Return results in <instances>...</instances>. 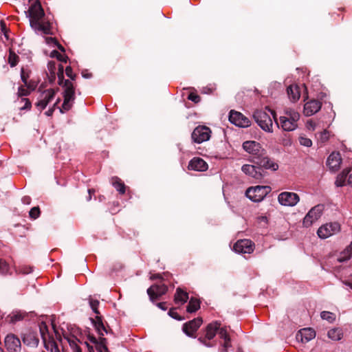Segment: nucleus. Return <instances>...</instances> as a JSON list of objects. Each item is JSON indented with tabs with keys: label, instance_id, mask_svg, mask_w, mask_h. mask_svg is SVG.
Returning a JSON list of instances; mask_svg holds the SVG:
<instances>
[{
	"label": "nucleus",
	"instance_id": "49",
	"mask_svg": "<svg viewBox=\"0 0 352 352\" xmlns=\"http://www.w3.org/2000/svg\"><path fill=\"white\" fill-rule=\"evenodd\" d=\"M299 142L301 145L307 147H309L312 145L311 140L306 137H300Z\"/></svg>",
	"mask_w": 352,
	"mask_h": 352
},
{
	"label": "nucleus",
	"instance_id": "11",
	"mask_svg": "<svg viewBox=\"0 0 352 352\" xmlns=\"http://www.w3.org/2000/svg\"><path fill=\"white\" fill-rule=\"evenodd\" d=\"M203 323V319L201 317H197L191 320L182 326V330L184 333L188 337L195 338L196 332Z\"/></svg>",
	"mask_w": 352,
	"mask_h": 352
},
{
	"label": "nucleus",
	"instance_id": "51",
	"mask_svg": "<svg viewBox=\"0 0 352 352\" xmlns=\"http://www.w3.org/2000/svg\"><path fill=\"white\" fill-rule=\"evenodd\" d=\"M188 99L194 102L195 103H198L201 100V97L198 94H197L194 92H191L188 95Z\"/></svg>",
	"mask_w": 352,
	"mask_h": 352
},
{
	"label": "nucleus",
	"instance_id": "38",
	"mask_svg": "<svg viewBox=\"0 0 352 352\" xmlns=\"http://www.w3.org/2000/svg\"><path fill=\"white\" fill-rule=\"evenodd\" d=\"M19 58V56L14 52H10L8 63L11 67H14L17 65Z\"/></svg>",
	"mask_w": 352,
	"mask_h": 352
},
{
	"label": "nucleus",
	"instance_id": "7",
	"mask_svg": "<svg viewBox=\"0 0 352 352\" xmlns=\"http://www.w3.org/2000/svg\"><path fill=\"white\" fill-rule=\"evenodd\" d=\"M221 322L219 321H214L210 324H208L205 329V336L204 337L200 336L198 338V340L205 346L208 347H210L212 345L210 344L207 340H210L214 338L216 336L219 327H221Z\"/></svg>",
	"mask_w": 352,
	"mask_h": 352
},
{
	"label": "nucleus",
	"instance_id": "32",
	"mask_svg": "<svg viewBox=\"0 0 352 352\" xmlns=\"http://www.w3.org/2000/svg\"><path fill=\"white\" fill-rule=\"evenodd\" d=\"M352 256V242L351 244L346 248V249L342 251L339 257L338 258V261L340 263H342L346 261L351 258Z\"/></svg>",
	"mask_w": 352,
	"mask_h": 352
},
{
	"label": "nucleus",
	"instance_id": "52",
	"mask_svg": "<svg viewBox=\"0 0 352 352\" xmlns=\"http://www.w3.org/2000/svg\"><path fill=\"white\" fill-rule=\"evenodd\" d=\"M50 346L48 351H50V352H60L58 344L52 338V340H50Z\"/></svg>",
	"mask_w": 352,
	"mask_h": 352
},
{
	"label": "nucleus",
	"instance_id": "13",
	"mask_svg": "<svg viewBox=\"0 0 352 352\" xmlns=\"http://www.w3.org/2000/svg\"><path fill=\"white\" fill-rule=\"evenodd\" d=\"M242 171L247 175L256 179L261 180L267 175V172L261 170V167H258L256 164H244L241 167Z\"/></svg>",
	"mask_w": 352,
	"mask_h": 352
},
{
	"label": "nucleus",
	"instance_id": "47",
	"mask_svg": "<svg viewBox=\"0 0 352 352\" xmlns=\"http://www.w3.org/2000/svg\"><path fill=\"white\" fill-rule=\"evenodd\" d=\"M218 333H219V336L220 337V338L221 339H226V338H229L230 336L228 333V331H227V329H226V327H219V329H218L217 331Z\"/></svg>",
	"mask_w": 352,
	"mask_h": 352
},
{
	"label": "nucleus",
	"instance_id": "15",
	"mask_svg": "<svg viewBox=\"0 0 352 352\" xmlns=\"http://www.w3.org/2000/svg\"><path fill=\"white\" fill-rule=\"evenodd\" d=\"M167 291L168 287L166 285L153 284L147 289V294L151 301L154 302L159 300L162 296L166 294Z\"/></svg>",
	"mask_w": 352,
	"mask_h": 352
},
{
	"label": "nucleus",
	"instance_id": "29",
	"mask_svg": "<svg viewBox=\"0 0 352 352\" xmlns=\"http://www.w3.org/2000/svg\"><path fill=\"white\" fill-rule=\"evenodd\" d=\"M111 184L120 195H124L126 192V186L118 177L114 176L111 177Z\"/></svg>",
	"mask_w": 352,
	"mask_h": 352
},
{
	"label": "nucleus",
	"instance_id": "33",
	"mask_svg": "<svg viewBox=\"0 0 352 352\" xmlns=\"http://www.w3.org/2000/svg\"><path fill=\"white\" fill-rule=\"evenodd\" d=\"M350 172L351 168H345L337 176L335 182L336 186H343L345 184L346 179Z\"/></svg>",
	"mask_w": 352,
	"mask_h": 352
},
{
	"label": "nucleus",
	"instance_id": "23",
	"mask_svg": "<svg viewBox=\"0 0 352 352\" xmlns=\"http://www.w3.org/2000/svg\"><path fill=\"white\" fill-rule=\"evenodd\" d=\"M189 170L204 171L208 168L207 163L200 157L192 158L188 166Z\"/></svg>",
	"mask_w": 352,
	"mask_h": 352
},
{
	"label": "nucleus",
	"instance_id": "42",
	"mask_svg": "<svg viewBox=\"0 0 352 352\" xmlns=\"http://www.w3.org/2000/svg\"><path fill=\"white\" fill-rule=\"evenodd\" d=\"M320 316L323 320H326L330 322H333L335 320V315L329 311H322L320 314Z\"/></svg>",
	"mask_w": 352,
	"mask_h": 352
},
{
	"label": "nucleus",
	"instance_id": "34",
	"mask_svg": "<svg viewBox=\"0 0 352 352\" xmlns=\"http://www.w3.org/2000/svg\"><path fill=\"white\" fill-rule=\"evenodd\" d=\"M328 337L332 340H340L342 337V330L339 328L330 329L327 333Z\"/></svg>",
	"mask_w": 352,
	"mask_h": 352
},
{
	"label": "nucleus",
	"instance_id": "28",
	"mask_svg": "<svg viewBox=\"0 0 352 352\" xmlns=\"http://www.w3.org/2000/svg\"><path fill=\"white\" fill-rule=\"evenodd\" d=\"M287 92L290 100L292 102H296L300 98V90L298 86L296 85H289L287 88Z\"/></svg>",
	"mask_w": 352,
	"mask_h": 352
},
{
	"label": "nucleus",
	"instance_id": "40",
	"mask_svg": "<svg viewBox=\"0 0 352 352\" xmlns=\"http://www.w3.org/2000/svg\"><path fill=\"white\" fill-rule=\"evenodd\" d=\"M57 77H58V84L59 85H62L63 83L64 82V81L65 80L64 79V67L62 65H58Z\"/></svg>",
	"mask_w": 352,
	"mask_h": 352
},
{
	"label": "nucleus",
	"instance_id": "14",
	"mask_svg": "<svg viewBox=\"0 0 352 352\" xmlns=\"http://www.w3.org/2000/svg\"><path fill=\"white\" fill-rule=\"evenodd\" d=\"M270 112L278 127H281L284 131H294L297 127V121H293L292 119H288L285 117H280L279 120H277L274 111H271L270 109L266 108Z\"/></svg>",
	"mask_w": 352,
	"mask_h": 352
},
{
	"label": "nucleus",
	"instance_id": "8",
	"mask_svg": "<svg viewBox=\"0 0 352 352\" xmlns=\"http://www.w3.org/2000/svg\"><path fill=\"white\" fill-rule=\"evenodd\" d=\"M211 130L206 126H198L192 131L191 138L193 142L200 144L210 138Z\"/></svg>",
	"mask_w": 352,
	"mask_h": 352
},
{
	"label": "nucleus",
	"instance_id": "16",
	"mask_svg": "<svg viewBox=\"0 0 352 352\" xmlns=\"http://www.w3.org/2000/svg\"><path fill=\"white\" fill-rule=\"evenodd\" d=\"M278 200L281 205L294 206L300 201V197L295 192H283L279 194Z\"/></svg>",
	"mask_w": 352,
	"mask_h": 352
},
{
	"label": "nucleus",
	"instance_id": "19",
	"mask_svg": "<svg viewBox=\"0 0 352 352\" xmlns=\"http://www.w3.org/2000/svg\"><path fill=\"white\" fill-rule=\"evenodd\" d=\"M56 90L54 89H49L44 91L41 95V98L35 103L36 107H38L41 111L47 106V104L52 101L56 95Z\"/></svg>",
	"mask_w": 352,
	"mask_h": 352
},
{
	"label": "nucleus",
	"instance_id": "57",
	"mask_svg": "<svg viewBox=\"0 0 352 352\" xmlns=\"http://www.w3.org/2000/svg\"><path fill=\"white\" fill-rule=\"evenodd\" d=\"M20 271L23 274H28L32 272V267L25 266V267H21Z\"/></svg>",
	"mask_w": 352,
	"mask_h": 352
},
{
	"label": "nucleus",
	"instance_id": "58",
	"mask_svg": "<svg viewBox=\"0 0 352 352\" xmlns=\"http://www.w3.org/2000/svg\"><path fill=\"white\" fill-rule=\"evenodd\" d=\"M68 340V342L69 344V346H71V348L73 349L74 348L76 347V346H78L77 343H76V341H78L79 340L75 338V340L74 339H70V338H68L67 339Z\"/></svg>",
	"mask_w": 352,
	"mask_h": 352
},
{
	"label": "nucleus",
	"instance_id": "56",
	"mask_svg": "<svg viewBox=\"0 0 352 352\" xmlns=\"http://www.w3.org/2000/svg\"><path fill=\"white\" fill-rule=\"evenodd\" d=\"M0 28H1V31L3 32L6 38H8V35H7L8 29H7V27H6V23L3 20H1L0 21Z\"/></svg>",
	"mask_w": 352,
	"mask_h": 352
},
{
	"label": "nucleus",
	"instance_id": "48",
	"mask_svg": "<svg viewBox=\"0 0 352 352\" xmlns=\"http://www.w3.org/2000/svg\"><path fill=\"white\" fill-rule=\"evenodd\" d=\"M21 102H24L25 104L23 107H20V109L21 111L23 110H30L32 107V102L31 101L26 98H21Z\"/></svg>",
	"mask_w": 352,
	"mask_h": 352
},
{
	"label": "nucleus",
	"instance_id": "5",
	"mask_svg": "<svg viewBox=\"0 0 352 352\" xmlns=\"http://www.w3.org/2000/svg\"><path fill=\"white\" fill-rule=\"evenodd\" d=\"M253 118L263 130L267 132L272 131V120L265 111L262 109L254 111Z\"/></svg>",
	"mask_w": 352,
	"mask_h": 352
},
{
	"label": "nucleus",
	"instance_id": "55",
	"mask_svg": "<svg viewBox=\"0 0 352 352\" xmlns=\"http://www.w3.org/2000/svg\"><path fill=\"white\" fill-rule=\"evenodd\" d=\"M230 346H231L230 338H226V339L224 340V343L223 344L222 352H227V349Z\"/></svg>",
	"mask_w": 352,
	"mask_h": 352
},
{
	"label": "nucleus",
	"instance_id": "63",
	"mask_svg": "<svg viewBox=\"0 0 352 352\" xmlns=\"http://www.w3.org/2000/svg\"><path fill=\"white\" fill-rule=\"evenodd\" d=\"M52 327L54 329V331L55 333L56 338L60 341L61 340V337H60V333L56 330V326L54 324H52Z\"/></svg>",
	"mask_w": 352,
	"mask_h": 352
},
{
	"label": "nucleus",
	"instance_id": "22",
	"mask_svg": "<svg viewBox=\"0 0 352 352\" xmlns=\"http://www.w3.org/2000/svg\"><path fill=\"white\" fill-rule=\"evenodd\" d=\"M321 107V102L315 99L311 100L310 101L307 102L304 105V114L306 116H311L319 111Z\"/></svg>",
	"mask_w": 352,
	"mask_h": 352
},
{
	"label": "nucleus",
	"instance_id": "59",
	"mask_svg": "<svg viewBox=\"0 0 352 352\" xmlns=\"http://www.w3.org/2000/svg\"><path fill=\"white\" fill-rule=\"evenodd\" d=\"M87 338H88V340H89L91 342H92L93 344H96L98 342V340H99V339H98H98H96V338L94 335H91V334H89V335H88V336H87Z\"/></svg>",
	"mask_w": 352,
	"mask_h": 352
},
{
	"label": "nucleus",
	"instance_id": "20",
	"mask_svg": "<svg viewBox=\"0 0 352 352\" xmlns=\"http://www.w3.org/2000/svg\"><path fill=\"white\" fill-rule=\"evenodd\" d=\"M243 148L252 155V158L261 155L264 148L261 144L255 141H245L243 143Z\"/></svg>",
	"mask_w": 352,
	"mask_h": 352
},
{
	"label": "nucleus",
	"instance_id": "1",
	"mask_svg": "<svg viewBox=\"0 0 352 352\" xmlns=\"http://www.w3.org/2000/svg\"><path fill=\"white\" fill-rule=\"evenodd\" d=\"M31 27L37 32L44 34H52V26L49 21H44V10L39 1L34 2L28 10Z\"/></svg>",
	"mask_w": 352,
	"mask_h": 352
},
{
	"label": "nucleus",
	"instance_id": "27",
	"mask_svg": "<svg viewBox=\"0 0 352 352\" xmlns=\"http://www.w3.org/2000/svg\"><path fill=\"white\" fill-rule=\"evenodd\" d=\"M28 316V314L22 311H14L7 317V320L10 323H16L19 321L23 320Z\"/></svg>",
	"mask_w": 352,
	"mask_h": 352
},
{
	"label": "nucleus",
	"instance_id": "60",
	"mask_svg": "<svg viewBox=\"0 0 352 352\" xmlns=\"http://www.w3.org/2000/svg\"><path fill=\"white\" fill-rule=\"evenodd\" d=\"M157 307L161 309L162 310L166 311L167 309L166 302H158L156 305Z\"/></svg>",
	"mask_w": 352,
	"mask_h": 352
},
{
	"label": "nucleus",
	"instance_id": "24",
	"mask_svg": "<svg viewBox=\"0 0 352 352\" xmlns=\"http://www.w3.org/2000/svg\"><path fill=\"white\" fill-rule=\"evenodd\" d=\"M341 160L339 153H332L327 158V165L332 171L335 172L340 168Z\"/></svg>",
	"mask_w": 352,
	"mask_h": 352
},
{
	"label": "nucleus",
	"instance_id": "44",
	"mask_svg": "<svg viewBox=\"0 0 352 352\" xmlns=\"http://www.w3.org/2000/svg\"><path fill=\"white\" fill-rule=\"evenodd\" d=\"M329 138V131L327 130H324L318 134V141L322 143L326 142Z\"/></svg>",
	"mask_w": 352,
	"mask_h": 352
},
{
	"label": "nucleus",
	"instance_id": "25",
	"mask_svg": "<svg viewBox=\"0 0 352 352\" xmlns=\"http://www.w3.org/2000/svg\"><path fill=\"white\" fill-rule=\"evenodd\" d=\"M25 344L30 347H36L39 343V339L36 332L29 331L23 335L22 338Z\"/></svg>",
	"mask_w": 352,
	"mask_h": 352
},
{
	"label": "nucleus",
	"instance_id": "43",
	"mask_svg": "<svg viewBox=\"0 0 352 352\" xmlns=\"http://www.w3.org/2000/svg\"><path fill=\"white\" fill-rule=\"evenodd\" d=\"M41 214V210L38 206H35L31 208L29 212L30 217L36 219H37Z\"/></svg>",
	"mask_w": 352,
	"mask_h": 352
},
{
	"label": "nucleus",
	"instance_id": "4",
	"mask_svg": "<svg viewBox=\"0 0 352 352\" xmlns=\"http://www.w3.org/2000/svg\"><path fill=\"white\" fill-rule=\"evenodd\" d=\"M271 192V188L268 186H256L250 187L245 192V195L254 202L262 201L268 193Z\"/></svg>",
	"mask_w": 352,
	"mask_h": 352
},
{
	"label": "nucleus",
	"instance_id": "2",
	"mask_svg": "<svg viewBox=\"0 0 352 352\" xmlns=\"http://www.w3.org/2000/svg\"><path fill=\"white\" fill-rule=\"evenodd\" d=\"M91 320L92 324H94L96 331L98 332L99 335V340L95 344L96 350L98 351V352H109V350L107 347V340L105 338H104V333L107 334H108L109 333H111V329H108L104 326L102 316H97L94 319L91 318Z\"/></svg>",
	"mask_w": 352,
	"mask_h": 352
},
{
	"label": "nucleus",
	"instance_id": "10",
	"mask_svg": "<svg viewBox=\"0 0 352 352\" xmlns=\"http://www.w3.org/2000/svg\"><path fill=\"white\" fill-rule=\"evenodd\" d=\"M340 230V225L338 222H333L320 226L317 231V234L320 238L327 239L338 233Z\"/></svg>",
	"mask_w": 352,
	"mask_h": 352
},
{
	"label": "nucleus",
	"instance_id": "45",
	"mask_svg": "<svg viewBox=\"0 0 352 352\" xmlns=\"http://www.w3.org/2000/svg\"><path fill=\"white\" fill-rule=\"evenodd\" d=\"M30 91L25 86H20L18 89L17 95L19 97L27 96L30 94Z\"/></svg>",
	"mask_w": 352,
	"mask_h": 352
},
{
	"label": "nucleus",
	"instance_id": "54",
	"mask_svg": "<svg viewBox=\"0 0 352 352\" xmlns=\"http://www.w3.org/2000/svg\"><path fill=\"white\" fill-rule=\"evenodd\" d=\"M47 69L50 74H56V63L54 61H50L47 64Z\"/></svg>",
	"mask_w": 352,
	"mask_h": 352
},
{
	"label": "nucleus",
	"instance_id": "37",
	"mask_svg": "<svg viewBox=\"0 0 352 352\" xmlns=\"http://www.w3.org/2000/svg\"><path fill=\"white\" fill-rule=\"evenodd\" d=\"M10 270L9 264L3 258H0V274L6 275Z\"/></svg>",
	"mask_w": 352,
	"mask_h": 352
},
{
	"label": "nucleus",
	"instance_id": "30",
	"mask_svg": "<svg viewBox=\"0 0 352 352\" xmlns=\"http://www.w3.org/2000/svg\"><path fill=\"white\" fill-rule=\"evenodd\" d=\"M188 300V294L184 292L182 288L177 287L174 296V300L175 303L181 302L184 304Z\"/></svg>",
	"mask_w": 352,
	"mask_h": 352
},
{
	"label": "nucleus",
	"instance_id": "62",
	"mask_svg": "<svg viewBox=\"0 0 352 352\" xmlns=\"http://www.w3.org/2000/svg\"><path fill=\"white\" fill-rule=\"evenodd\" d=\"M95 193V190L91 188V189H88V195L87 196V201H89L91 199V196H92V194H94Z\"/></svg>",
	"mask_w": 352,
	"mask_h": 352
},
{
	"label": "nucleus",
	"instance_id": "18",
	"mask_svg": "<svg viewBox=\"0 0 352 352\" xmlns=\"http://www.w3.org/2000/svg\"><path fill=\"white\" fill-rule=\"evenodd\" d=\"M5 346L9 352H20L21 344L19 338L14 334H8L5 338Z\"/></svg>",
	"mask_w": 352,
	"mask_h": 352
},
{
	"label": "nucleus",
	"instance_id": "41",
	"mask_svg": "<svg viewBox=\"0 0 352 352\" xmlns=\"http://www.w3.org/2000/svg\"><path fill=\"white\" fill-rule=\"evenodd\" d=\"M99 301L98 300H94V299H90L89 300V305H90V307L91 308V309L93 310V311L97 315L96 316V318L97 316H100L99 314H100V311L98 310V306H99Z\"/></svg>",
	"mask_w": 352,
	"mask_h": 352
},
{
	"label": "nucleus",
	"instance_id": "6",
	"mask_svg": "<svg viewBox=\"0 0 352 352\" xmlns=\"http://www.w3.org/2000/svg\"><path fill=\"white\" fill-rule=\"evenodd\" d=\"M250 162L256 164L258 167H261V170L266 171L267 169L276 170L278 168L276 163L273 162L266 155L265 150H263L261 155L254 156L250 159Z\"/></svg>",
	"mask_w": 352,
	"mask_h": 352
},
{
	"label": "nucleus",
	"instance_id": "39",
	"mask_svg": "<svg viewBox=\"0 0 352 352\" xmlns=\"http://www.w3.org/2000/svg\"><path fill=\"white\" fill-rule=\"evenodd\" d=\"M31 71L22 67L21 69V78L24 84H27L28 81V78H30Z\"/></svg>",
	"mask_w": 352,
	"mask_h": 352
},
{
	"label": "nucleus",
	"instance_id": "61",
	"mask_svg": "<svg viewBox=\"0 0 352 352\" xmlns=\"http://www.w3.org/2000/svg\"><path fill=\"white\" fill-rule=\"evenodd\" d=\"M46 43L47 44L54 43V45L57 43V40L55 38L53 37H46L45 38Z\"/></svg>",
	"mask_w": 352,
	"mask_h": 352
},
{
	"label": "nucleus",
	"instance_id": "64",
	"mask_svg": "<svg viewBox=\"0 0 352 352\" xmlns=\"http://www.w3.org/2000/svg\"><path fill=\"white\" fill-rule=\"evenodd\" d=\"M54 112V110L51 107L47 111H45V114L47 116H52Z\"/></svg>",
	"mask_w": 352,
	"mask_h": 352
},
{
	"label": "nucleus",
	"instance_id": "3",
	"mask_svg": "<svg viewBox=\"0 0 352 352\" xmlns=\"http://www.w3.org/2000/svg\"><path fill=\"white\" fill-rule=\"evenodd\" d=\"M61 86L64 88L63 92L64 100L60 108V113H64L69 111L73 106V103L76 99L75 87L69 80H65Z\"/></svg>",
	"mask_w": 352,
	"mask_h": 352
},
{
	"label": "nucleus",
	"instance_id": "26",
	"mask_svg": "<svg viewBox=\"0 0 352 352\" xmlns=\"http://www.w3.org/2000/svg\"><path fill=\"white\" fill-rule=\"evenodd\" d=\"M39 330L41 338L44 342L45 348L47 350H49L50 346V340H52V338L53 340L54 339L53 338V337L49 335L48 327L45 322H41V324H39Z\"/></svg>",
	"mask_w": 352,
	"mask_h": 352
},
{
	"label": "nucleus",
	"instance_id": "35",
	"mask_svg": "<svg viewBox=\"0 0 352 352\" xmlns=\"http://www.w3.org/2000/svg\"><path fill=\"white\" fill-rule=\"evenodd\" d=\"M282 117L292 119L293 121H298L300 118V114L294 109L287 108L285 109V116Z\"/></svg>",
	"mask_w": 352,
	"mask_h": 352
},
{
	"label": "nucleus",
	"instance_id": "12",
	"mask_svg": "<svg viewBox=\"0 0 352 352\" xmlns=\"http://www.w3.org/2000/svg\"><path fill=\"white\" fill-rule=\"evenodd\" d=\"M229 120L231 123L241 128L248 127L251 125V121L248 118L245 117L241 112L234 110L230 111Z\"/></svg>",
	"mask_w": 352,
	"mask_h": 352
},
{
	"label": "nucleus",
	"instance_id": "53",
	"mask_svg": "<svg viewBox=\"0 0 352 352\" xmlns=\"http://www.w3.org/2000/svg\"><path fill=\"white\" fill-rule=\"evenodd\" d=\"M24 85L30 91H34L37 86V83L32 80L28 81L27 84Z\"/></svg>",
	"mask_w": 352,
	"mask_h": 352
},
{
	"label": "nucleus",
	"instance_id": "21",
	"mask_svg": "<svg viewBox=\"0 0 352 352\" xmlns=\"http://www.w3.org/2000/svg\"><path fill=\"white\" fill-rule=\"evenodd\" d=\"M316 337V331L312 328H304L298 331L296 335L298 342L307 343Z\"/></svg>",
	"mask_w": 352,
	"mask_h": 352
},
{
	"label": "nucleus",
	"instance_id": "9",
	"mask_svg": "<svg viewBox=\"0 0 352 352\" xmlns=\"http://www.w3.org/2000/svg\"><path fill=\"white\" fill-rule=\"evenodd\" d=\"M324 207L322 205H317L313 207L303 219V226L306 228L311 226L322 215Z\"/></svg>",
	"mask_w": 352,
	"mask_h": 352
},
{
	"label": "nucleus",
	"instance_id": "36",
	"mask_svg": "<svg viewBox=\"0 0 352 352\" xmlns=\"http://www.w3.org/2000/svg\"><path fill=\"white\" fill-rule=\"evenodd\" d=\"M50 56L52 58H56L59 61L63 63H67L69 59L67 56L61 54L57 50H52L51 52Z\"/></svg>",
	"mask_w": 352,
	"mask_h": 352
},
{
	"label": "nucleus",
	"instance_id": "46",
	"mask_svg": "<svg viewBox=\"0 0 352 352\" xmlns=\"http://www.w3.org/2000/svg\"><path fill=\"white\" fill-rule=\"evenodd\" d=\"M175 308H171L169 309L168 314L173 318L177 320H183L184 319V317H182L178 314L177 312L175 311Z\"/></svg>",
	"mask_w": 352,
	"mask_h": 352
},
{
	"label": "nucleus",
	"instance_id": "31",
	"mask_svg": "<svg viewBox=\"0 0 352 352\" xmlns=\"http://www.w3.org/2000/svg\"><path fill=\"white\" fill-rule=\"evenodd\" d=\"M200 308V300L195 297H191L186 307L188 313H195Z\"/></svg>",
	"mask_w": 352,
	"mask_h": 352
},
{
	"label": "nucleus",
	"instance_id": "17",
	"mask_svg": "<svg viewBox=\"0 0 352 352\" xmlns=\"http://www.w3.org/2000/svg\"><path fill=\"white\" fill-rule=\"evenodd\" d=\"M254 243L250 239H241L237 241L233 250L237 253L250 254L254 251Z\"/></svg>",
	"mask_w": 352,
	"mask_h": 352
},
{
	"label": "nucleus",
	"instance_id": "50",
	"mask_svg": "<svg viewBox=\"0 0 352 352\" xmlns=\"http://www.w3.org/2000/svg\"><path fill=\"white\" fill-rule=\"evenodd\" d=\"M65 74L72 80H75L76 74H73V70L71 66H67L65 68Z\"/></svg>",
	"mask_w": 352,
	"mask_h": 352
}]
</instances>
